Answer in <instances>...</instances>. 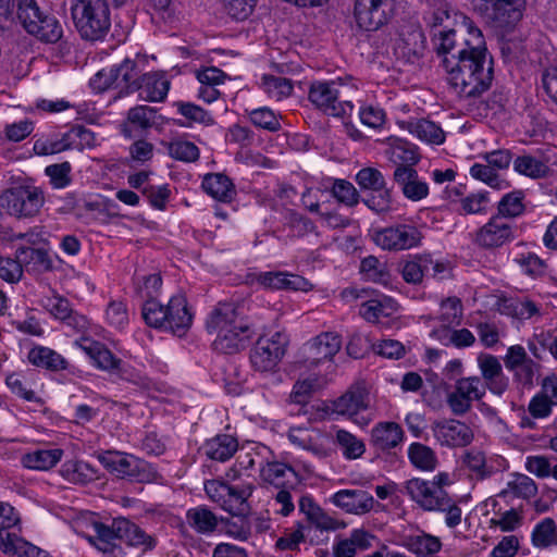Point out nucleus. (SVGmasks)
Segmentation results:
<instances>
[{
	"instance_id": "f257e3e1",
	"label": "nucleus",
	"mask_w": 557,
	"mask_h": 557,
	"mask_svg": "<svg viewBox=\"0 0 557 557\" xmlns=\"http://www.w3.org/2000/svg\"><path fill=\"white\" fill-rule=\"evenodd\" d=\"M206 330L216 335L213 347L223 354L238 352L259 335L250 350L251 366L259 372L274 371L289 343L288 335L281 331L261 334L263 326L244 317L240 307L234 302H219L207 318Z\"/></svg>"
},
{
	"instance_id": "f03ea898",
	"label": "nucleus",
	"mask_w": 557,
	"mask_h": 557,
	"mask_svg": "<svg viewBox=\"0 0 557 557\" xmlns=\"http://www.w3.org/2000/svg\"><path fill=\"white\" fill-rule=\"evenodd\" d=\"M462 27L471 35L472 46L457 59L445 61L443 69L449 89L459 98H475L485 92L493 81V59L488 54L484 36L473 21L462 18Z\"/></svg>"
},
{
	"instance_id": "7ed1b4c3",
	"label": "nucleus",
	"mask_w": 557,
	"mask_h": 557,
	"mask_svg": "<svg viewBox=\"0 0 557 557\" xmlns=\"http://www.w3.org/2000/svg\"><path fill=\"white\" fill-rule=\"evenodd\" d=\"M357 88L352 84L337 81H315L308 91L309 101L327 115L344 117L351 115L354 103L349 99Z\"/></svg>"
},
{
	"instance_id": "20e7f679",
	"label": "nucleus",
	"mask_w": 557,
	"mask_h": 557,
	"mask_svg": "<svg viewBox=\"0 0 557 557\" xmlns=\"http://www.w3.org/2000/svg\"><path fill=\"white\" fill-rule=\"evenodd\" d=\"M71 16L84 40H101L111 27L110 9L106 0H75L71 3Z\"/></svg>"
},
{
	"instance_id": "39448f33",
	"label": "nucleus",
	"mask_w": 557,
	"mask_h": 557,
	"mask_svg": "<svg viewBox=\"0 0 557 557\" xmlns=\"http://www.w3.org/2000/svg\"><path fill=\"white\" fill-rule=\"evenodd\" d=\"M46 202L44 190L28 183L15 184L0 195V206L16 219L37 216Z\"/></svg>"
},
{
	"instance_id": "423d86ee",
	"label": "nucleus",
	"mask_w": 557,
	"mask_h": 557,
	"mask_svg": "<svg viewBox=\"0 0 557 557\" xmlns=\"http://www.w3.org/2000/svg\"><path fill=\"white\" fill-rule=\"evenodd\" d=\"M471 7L491 26L511 30L523 16L525 0H471Z\"/></svg>"
},
{
	"instance_id": "0eeeda50",
	"label": "nucleus",
	"mask_w": 557,
	"mask_h": 557,
	"mask_svg": "<svg viewBox=\"0 0 557 557\" xmlns=\"http://www.w3.org/2000/svg\"><path fill=\"white\" fill-rule=\"evenodd\" d=\"M333 413L346 417L360 428L367 426L373 416L369 409V395L360 386H351L343 395L332 400L327 407Z\"/></svg>"
},
{
	"instance_id": "6e6552de",
	"label": "nucleus",
	"mask_w": 557,
	"mask_h": 557,
	"mask_svg": "<svg viewBox=\"0 0 557 557\" xmlns=\"http://www.w3.org/2000/svg\"><path fill=\"white\" fill-rule=\"evenodd\" d=\"M98 460L117 478L137 482L150 480L149 465L133 455L107 450L98 455Z\"/></svg>"
},
{
	"instance_id": "1a4fd4ad",
	"label": "nucleus",
	"mask_w": 557,
	"mask_h": 557,
	"mask_svg": "<svg viewBox=\"0 0 557 557\" xmlns=\"http://www.w3.org/2000/svg\"><path fill=\"white\" fill-rule=\"evenodd\" d=\"M505 368L512 373L513 383L522 389H531L541 372V364L528 356L521 345L509 346L503 358Z\"/></svg>"
},
{
	"instance_id": "9d476101",
	"label": "nucleus",
	"mask_w": 557,
	"mask_h": 557,
	"mask_svg": "<svg viewBox=\"0 0 557 557\" xmlns=\"http://www.w3.org/2000/svg\"><path fill=\"white\" fill-rule=\"evenodd\" d=\"M397 10V0H356L354 15L358 26L373 32L385 25Z\"/></svg>"
},
{
	"instance_id": "9b49d317",
	"label": "nucleus",
	"mask_w": 557,
	"mask_h": 557,
	"mask_svg": "<svg viewBox=\"0 0 557 557\" xmlns=\"http://www.w3.org/2000/svg\"><path fill=\"white\" fill-rule=\"evenodd\" d=\"M485 396V386L480 376H466L456 380L454 389L447 394L446 404L455 416H465L472 409L473 401Z\"/></svg>"
},
{
	"instance_id": "f8f14e48",
	"label": "nucleus",
	"mask_w": 557,
	"mask_h": 557,
	"mask_svg": "<svg viewBox=\"0 0 557 557\" xmlns=\"http://www.w3.org/2000/svg\"><path fill=\"white\" fill-rule=\"evenodd\" d=\"M373 240L383 250L401 251L419 247L422 234L414 225L395 224L375 231Z\"/></svg>"
},
{
	"instance_id": "ddd939ff",
	"label": "nucleus",
	"mask_w": 557,
	"mask_h": 557,
	"mask_svg": "<svg viewBox=\"0 0 557 557\" xmlns=\"http://www.w3.org/2000/svg\"><path fill=\"white\" fill-rule=\"evenodd\" d=\"M515 233L513 223L492 215L485 224L476 230L473 243L482 249L494 250L512 242Z\"/></svg>"
},
{
	"instance_id": "4468645a",
	"label": "nucleus",
	"mask_w": 557,
	"mask_h": 557,
	"mask_svg": "<svg viewBox=\"0 0 557 557\" xmlns=\"http://www.w3.org/2000/svg\"><path fill=\"white\" fill-rule=\"evenodd\" d=\"M41 306L55 320L62 321L75 333L84 334L89 329L88 319L75 311L69 299L53 292L51 295L41 298Z\"/></svg>"
},
{
	"instance_id": "2eb2a0df",
	"label": "nucleus",
	"mask_w": 557,
	"mask_h": 557,
	"mask_svg": "<svg viewBox=\"0 0 557 557\" xmlns=\"http://www.w3.org/2000/svg\"><path fill=\"white\" fill-rule=\"evenodd\" d=\"M95 535L89 536V543L106 557H124L125 553L121 545L122 541V517L114 518L110 524L102 522L94 523Z\"/></svg>"
},
{
	"instance_id": "dca6fc26",
	"label": "nucleus",
	"mask_w": 557,
	"mask_h": 557,
	"mask_svg": "<svg viewBox=\"0 0 557 557\" xmlns=\"http://www.w3.org/2000/svg\"><path fill=\"white\" fill-rule=\"evenodd\" d=\"M434 438L441 446L465 447L473 441L471 428L455 419L434 421L431 424Z\"/></svg>"
},
{
	"instance_id": "f3484780",
	"label": "nucleus",
	"mask_w": 557,
	"mask_h": 557,
	"mask_svg": "<svg viewBox=\"0 0 557 557\" xmlns=\"http://www.w3.org/2000/svg\"><path fill=\"white\" fill-rule=\"evenodd\" d=\"M342 347V337L335 332H322L304 346L305 362L318 366L331 361Z\"/></svg>"
},
{
	"instance_id": "a211bd4d",
	"label": "nucleus",
	"mask_w": 557,
	"mask_h": 557,
	"mask_svg": "<svg viewBox=\"0 0 557 557\" xmlns=\"http://www.w3.org/2000/svg\"><path fill=\"white\" fill-rule=\"evenodd\" d=\"M405 492L420 508L433 511L448 495L445 490L436 488L432 482L422 478H411L405 483Z\"/></svg>"
},
{
	"instance_id": "6ab92c4d",
	"label": "nucleus",
	"mask_w": 557,
	"mask_h": 557,
	"mask_svg": "<svg viewBox=\"0 0 557 557\" xmlns=\"http://www.w3.org/2000/svg\"><path fill=\"white\" fill-rule=\"evenodd\" d=\"M251 282L271 290H308L311 288V284L305 277L283 271L252 274Z\"/></svg>"
},
{
	"instance_id": "aec40b11",
	"label": "nucleus",
	"mask_w": 557,
	"mask_h": 557,
	"mask_svg": "<svg viewBox=\"0 0 557 557\" xmlns=\"http://www.w3.org/2000/svg\"><path fill=\"white\" fill-rule=\"evenodd\" d=\"M393 180L401 190L404 197L410 201L418 202L429 196V185L419 176L414 168L404 165L396 166L393 173Z\"/></svg>"
},
{
	"instance_id": "412c9836",
	"label": "nucleus",
	"mask_w": 557,
	"mask_h": 557,
	"mask_svg": "<svg viewBox=\"0 0 557 557\" xmlns=\"http://www.w3.org/2000/svg\"><path fill=\"white\" fill-rule=\"evenodd\" d=\"M90 359L91 363L102 371H121L122 360L102 343L82 336L74 343Z\"/></svg>"
},
{
	"instance_id": "4be33fe9",
	"label": "nucleus",
	"mask_w": 557,
	"mask_h": 557,
	"mask_svg": "<svg viewBox=\"0 0 557 557\" xmlns=\"http://www.w3.org/2000/svg\"><path fill=\"white\" fill-rule=\"evenodd\" d=\"M331 503L352 515L370 512L375 504L374 497L364 490H341L331 496Z\"/></svg>"
},
{
	"instance_id": "5701e85b",
	"label": "nucleus",
	"mask_w": 557,
	"mask_h": 557,
	"mask_svg": "<svg viewBox=\"0 0 557 557\" xmlns=\"http://www.w3.org/2000/svg\"><path fill=\"white\" fill-rule=\"evenodd\" d=\"M164 310L166 314L164 329L178 336L184 335L193 323V314L185 296L181 294L172 296Z\"/></svg>"
},
{
	"instance_id": "b1692460",
	"label": "nucleus",
	"mask_w": 557,
	"mask_h": 557,
	"mask_svg": "<svg viewBox=\"0 0 557 557\" xmlns=\"http://www.w3.org/2000/svg\"><path fill=\"white\" fill-rule=\"evenodd\" d=\"M405 441L403 428L394 421L377 422L370 431V445L380 451H391Z\"/></svg>"
},
{
	"instance_id": "393cba45",
	"label": "nucleus",
	"mask_w": 557,
	"mask_h": 557,
	"mask_svg": "<svg viewBox=\"0 0 557 557\" xmlns=\"http://www.w3.org/2000/svg\"><path fill=\"white\" fill-rule=\"evenodd\" d=\"M434 47L437 57L441 59V65L445 67V61L449 58L455 57L456 59L461 55L465 51L472 46L471 35L468 33V37L463 38L462 41L456 39V30H440L434 33Z\"/></svg>"
},
{
	"instance_id": "a878e982",
	"label": "nucleus",
	"mask_w": 557,
	"mask_h": 557,
	"mask_svg": "<svg viewBox=\"0 0 557 557\" xmlns=\"http://www.w3.org/2000/svg\"><path fill=\"white\" fill-rule=\"evenodd\" d=\"M171 83L163 72H150L139 77L136 89L139 98L149 102H162L169 92Z\"/></svg>"
},
{
	"instance_id": "bb28decb",
	"label": "nucleus",
	"mask_w": 557,
	"mask_h": 557,
	"mask_svg": "<svg viewBox=\"0 0 557 557\" xmlns=\"http://www.w3.org/2000/svg\"><path fill=\"white\" fill-rule=\"evenodd\" d=\"M260 478L264 483L276 488L290 487L295 490L298 481L296 471L288 465L278 461H268L261 468Z\"/></svg>"
},
{
	"instance_id": "cd10ccee",
	"label": "nucleus",
	"mask_w": 557,
	"mask_h": 557,
	"mask_svg": "<svg viewBox=\"0 0 557 557\" xmlns=\"http://www.w3.org/2000/svg\"><path fill=\"white\" fill-rule=\"evenodd\" d=\"M400 127L430 145H442L446 138L442 127L429 119H410L401 122Z\"/></svg>"
},
{
	"instance_id": "c85d7f7f",
	"label": "nucleus",
	"mask_w": 557,
	"mask_h": 557,
	"mask_svg": "<svg viewBox=\"0 0 557 557\" xmlns=\"http://www.w3.org/2000/svg\"><path fill=\"white\" fill-rule=\"evenodd\" d=\"M287 437L292 444L310 451L320 459L327 457V450L322 443V435L319 430L290 428Z\"/></svg>"
},
{
	"instance_id": "c756f323",
	"label": "nucleus",
	"mask_w": 557,
	"mask_h": 557,
	"mask_svg": "<svg viewBox=\"0 0 557 557\" xmlns=\"http://www.w3.org/2000/svg\"><path fill=\"white\" fill-rule=\"evenodd\" d=\"M201 449L209 459L225 462L237 451L238 441L231 434H218L207 440Z\"/></svg>"
},
{
	"instance_id": "7c9ffc66",
	"label": "nucleus",
	"mask_w": 557,
	"mask_h": 557,
	"mask_svg": "<svg viewBox=\"0 0 557 557\" xmlns=\"http://www.w3.org/2000/svg\"><path fill=\"white\" fill-rule=\"evenodd\" d=\"M407 457L410 465L420 472H434L440 465L436 451L420 442H413L408 446Z\"/></svg>"
},
{
	"instance_id": "2f4dec72",
	"label": "nucleus",
	"mask_w": 557,
	"mask_h": 557,
	"mask_svg": "<svg viewBox=\"0 0 557 557\" xmlns=\"http://www.w3.org/2000/svg\"><path fill=\"white\" fill-rule=\"evenodd\" d=\"M201 187L212 198L230 202L236 195L235 185L232 180L223 173H209L206 174Z\"/></svg>"
},
{
	"instance_id": "473e14b6",
	"label": "nucleus",
	"mask_w": 557,
	"mask_h": 557,
	"mask_svg": "<svg viewBox=\"0 0 557 557\" xmlns=\"http://www.w3.org/2000/svg\"><path fill=\"white\" fill-rule=\"evenodd\" d=\"M15 258L21 268H25L28 272H41L51 268V260L48 252L42 248L21 245L16 247Z\"/></svg>"
},
{
	"instance_id": "72a5a7b5",
	"label": "nucleus",
	"mask_w": 557,
	"mask_h": 557,
	"mask_svg": "<svg viewBox=\"0 0 557 557\" xmlns=\"http://www.w3.org/2000/svg\"><path fill=\"white\" fill-rule=\"evenodd\" d=\"M398 310V304L391 297L370 299L361 304L360 315L371 323H381L383 318L392 317Z\"/></svg>"
},
{
	"instance_id": "f704fd0d",
	"label": "nucleus",
	"mask_w": 557,
	"mask_h": 557,
	"mask_svg": "<svg viewBox=\"0 0 557 557\" xmlns=\"http://www.w3.org/2000/svg\"><path fill=\"white\" fill-rule=\"evenodd\" d=\"M27 359L33 366L53 372L69 368V362L62 355L45 346L33 347L28 351Z\"/></svg>"
},
{
	"instance_id": "c9c22d12",
	"label": "nucleus",
	"mask_w": 557,
	"mask_h": 557,
	"mask_svg": "<svg viewBox=\"0 0 557 557\" xmlns=\"http://www.w3.org/2000/svg\"><path fill=\"white\" fill-rule=\"evenodd\" d=\"M157 121V110L148 106H137L128 110L127 119L123 124V133L127 136L133 131L144 132L151 128Z\"/></svg>"
},
{
	"instance_id": "e433bc0d",
	"label": "nucleus",
	"mask_w": 557,
	"mask_h": 557,
	"mask_svg": "<svg viewBox=\"0 0 557 557\" xmlns=\"http://www.w3.org/2000/svg\"><path fill=\"white\" fill-rule=\"evenodd\" d=\"M122 541L128 546L137 548L143 553L152 550L157 545V540L148 534L140 527L122 517Z\"/></svg>"
},
{
	"instance_id": "4c0bfd02",
	"label": "nucleus",
	"mask_w": 557,
	"mask_h": 557,
	"mask_svg": "<svg viewBox=\"0 0 557 557\" xmlns=\"http://www.w3.org/2000/svg\"><path fill=\"white\" fill-rule=\"evenodd\" d=\"M186 523L199 534H211L215 531L219 520L206 506H197L186 511Z\"/></svg>"
},
{
	"instance_id": "58836bf2",
	"label": "nucleus",
	"mask_w": 557,
	"mask_h": 557,
	"mask_svg": "<svg viewBox=\"0 0 557 557\" xmlns=\"http://www.w3.org/2000/svg\"><path fill=\"white\" fill-rule=\"evenodd\" d=\"M253 488L251 483L230 484V491L225 495L222 508L230 513L248 512L249 505L247 500L252 495Z\"/></svg>"
},
{
	"instance_id": "ea45409f",
	"label": "nucleus",
	"mask_w": 557,
	"mask_h": 557,
	"mask_svg": "<svg viewBox=\"0 0 557 557\" xmlns=\"http://www.w3.org/2000/svg\"><path fill=\"white\" fill-rule=\"evenodd\" d=\"M537 494L535 481L522 473H512L506 487L500 492V497H512L521 499L533 498Z\"/></svg>"
},
{
	"instance_id": "a19ab883",
	"label": "nucleus",
	"mask_w": 557,
	"mask_h": 557,
	"mask_svg": "<svg viewBox=\"0 0 557 557\" xmlns=\"http://www.w3.org/2000/svg\"><path fill=\"white\" fill-rule=\"evenodd\" d=\"M109 76L113 81L116 79L117 88L126 94L135 91L139 81L136 62L129 58H125L119 65H113Z\"/></svg>"
},
{
	"instance_id": "79ce46f5",
	"label": "nucleus",
	"mask_w": 557,
	"mask_h": 557,
	"mask_svg": "<svg viewBox=\"0 0 557 557\" xmlns=\"http://www.w3.org/2000/svg\"><path fill=\"white\" fill-rule=\"evenodd\" d=\"M326 384L327 382L324 376L315 374L299 379L293 386L289 399L293 404L306 405L309 403L312 394L322 389Z\"/></svg>"
},
{
	"instance_id": "37998d69",
	"label": "nucleus",
	"mask_w": 557,
	"mask_h": 557,
	"mask_svg": "<svg viewBox=\"0 0 557 557\" xmlns=\"http://www.w3.org/2000/svg\"><path fill=\"white\" fill-rule=\"evenodd\" d=\"M512 165L515 172L532 180L545 178L552 171L545 161L531 154L518 156Z\"/></svg>"
},
{
	"instance_id": "c03bdc74",
	"label": "nucleus",
	"mask_w": 557,
	"mask_h": 557,
	"mask_svg": "<svg viewBox=\"0 0 557 557\" xmlns=\"http://www.w3.org/2000/svg\"><path fill=\"white\" fill-rule=\"evenodd\" d=\"M403 546L418 556H428L438 553L442 548V542L437 536L421 533L405 536Z\"/></svg>"
},
{
	"instance_id": "a18cd8bd",
	"label": "nucleus",
	"mask_w": 557,
	"mask_h": 557,
	"mask_svg": "<svg viewBox=\"0 0 557 557\" xmlns=\"http://www.w3.org/2000/svg\"><path fill=\"white\" fill-rule=\"evenodd\" d=\"M524 191L517 189L505 194L497 203V213L502 220L516 219L525 211Z\"/></svg>"
},
{
	"instance_id": "49530a36",
	"label": "nucleus",
	"mask_w": 557,
	"mask_h": 557,
	"mask_svg": "<svg viewBox=\"0 0 557 557\" xmlns=\"http://www.w3.org/2000/svg\"><path fill=\"white\" fill-rule=\"evenodd\" d=\"M63 450L60 448L38 449L23 456L24 467L35 470H48L54 467L62 458Z\"/></svg>"
},
{
	"instance_id": "de8ad7c7",
	"label": "nucleus",
	"mask_w": 557,
	"mask_h": 557,
	"mask_svg": "<svg viewBox=\"0 0 557 557\" xmlns=\"http://www.w3.org/2000/svg\"><path fill=\"white\" fill-rule=\"evenodd\" d=\"M389 160L398 165L411 166L418 163L420 156L418 148L405 140L395 139L387 150Z\"/></svg>"
},
{
	"instance_id": "09e8293b",
	"label": "nucleus",
	"mask_w": 557,
	"mask_h": 557,
	"mask_svg": "<svg viewBox=\"0 0 557 557\" xmlns=\"http://www.w3.org/2000/svg\"><path fill=\"white\" fill-rule=\"evenodd\" d=\"M491 205L490 193L480 190L470 193L458 200L456 210L462 215L486 214Z\"/></svg>"
},
{
	"instance_id": "8fccbe9b",
	"label": "nucleus",
	"mask_w": 557,
	"mask_h": 557,
	"mask_svg": "<svg viewBox=\"0 0 557 557\" xmlns=\"http://www.w3.org/2000/svg\"><path fill=\"white\" fill-rule=\"evenodd\" d=\"M335 444L341 448L344 458L347 460L359 459L366 453L364 442L344 429L336 432Z\"/></svg>"
},
{
	"instance_id": "3c124183",
	"label": "nucleus",
	"mask_w": 557,
	"mask_h": 557,
	"mask_svg": "<svg viewBox=\"0 0 557 557\" xmlns=\"http://www.w3.org/2000/svg\"><path fill=\"white\" fill-rule=\"evenodd\" d=\"M431 335L443 345H453L457 348L470 347L475 342V336L468 329L450 330L449 327H442L432 331Z\"/></svg>"
},
{
	"instance_id": "603ef678",
	"label": "nucleus",
	"mask_w": 557,
	"mask_h": 557,
	"mask_svg": "<svg viewBox=\"0 0 557 557\" xmlns=\"http://www.w3.org/2000/svg\"><path fill=\"white\" fill-rule=\"evenodd\" d=\"M429 265H432V258L430 256L417 255L403 264V278L409 284H420L423 277L428 275Z\"/></svg>"
},
{
	"instance_id": "864d4df0",
	"label": "nucleus",
	"mask_w": 557,
	"mask_h": 557,
	"mask_svg": "<svg viewBox=\"0 0 557 557\" xmlns=\"http://www.w3.org/2000/svg\"><path fill=\"white\" fill-rule=\"evenodd\" d=\"M261 88L269 98L280 101L292 95L294 85L289 78L264 74L261 77Z\"/></svg>"
},
{
	"instance_id": "5fc2aeb1",
	"label": "nucleus",
	"mask_w": 557,
	"mask_h": 557,
	"mask_svg": "<svg viewBox=\"0 0 557 557\" xmlns=\"http://www.w3.org/2000/svg\"><path fill=\"white\" fill-rule=\"evenodd\" d=\"M37 29L38 30L35 28L34 32H29L28 34L47 44H55L63 36V27L60 21L50 14H44L40 22L37 24Z\"/></svg>"
},
{
	"instance_id": "6e6d98bb",
	"label": "nucleus",
	"mask_w": 557,
	"mask_h": 557,
	"mask_svg": "<svg viewBox=\"0 0 557 557\" xmlns=\"http://www.w3.org/2000/svg\"><path fill=\"white\" fill-rule=\"evenodd\" d=\"M67 150L91 149L97 145L95 134L85 126L75 125L63 134Z\"/></svg>"
},
{
	"instance_id": "4d7b16f0",
	"label": "nucleus",
	"mask_w": 557,
	"mask_h": 557,
	"mask_svg": "<svg viewBox=\"0 0 557 557\" xmlns=\"http://www.w3.org/2000/svg\"><path fill=\"white\" fill-rule=\"evenodd\" d=\"M463 317V306L460 298L456 296L447 297L440 304L438 320L444 327L457 326L461 323Z\"/></svg>"
},
{
	"instance_id": "13d9d810",
	"label": "nucleus",
	"mask_w": 557,
	"mask_h": 557,
	"mask_svg": "<svg viewBox=\"0 0 557 557\" xmlns=\"http://www.w3.org/2000/svg\"><path fill=\"white\" fill-rule=\"evenodd\" d=\"M16 14L24 29L29 33L37 29V24L45 13L35 0H18Z\"/></svg>"
},
{
	"instance_id": "bf43d9fd",
	"label": "nucleus",
	"mask_w": 557,
	"mask_h": 557,
	"mask_svg": "<svg viewBox=\"0 0 557 557\" xmlns=\"http://www.w3.org/2000/svg\"><path fill=\"white\" fill-rule=\"evenodd\" d=\"M532 544L535 547L546 548L556 543L557 525L554 519L544 518L532 531Z\"/></svg>"
},
{
	"instance_id": "052dcab7",
	"label": "nucleus",
	"mask_w": 557,
	"mask_h": 557,
	"mask_svg": "<svg viewBox=\"0 0 557 557\" xmlns=\"http://www.w3.org/2000/svg\"><path fill=\"white\" fill-rule=\"evenodd\" d=\"M249 121L259 128L277 132L281 129L278 115L268 107H261L252 110H246Z\"/></svg>"
},
{
	"instance_id": "680f3d73",
	"label": "nucleus",
	"mask_w": 557,
	"mask_h": 557,
	"mask_svg": "<svg viewBox=\"0 0 557 557\" xmlns=\"http://www.w3.org/2000/svg\"><path fill=\"white\" fill-rule=\"evenodd\" d=\"M470 175L497 190L505 189L509 185L508 182L502 178L488 163H474L470 168Z\"/></svg>"
},
{
	"instance_id": "e2e57ef3",
	"label": "nucleus",
	"mask_w": 557,
	"mask_h": 557,
	"mask_svg": "<svg viewBox=\"0 0 557 557\" xmlns=\"http://www.w3.org/2000/svg\"><path fill=\"white\" fill-rule=\"evenodd\" d=\"M224 533L237 541H247L251 535V525L245 513H232L224 522Z\"/></svg>"
},
{
	"instance_id": "0e129e2a",
	"label": "nucleus",
	"mask_w": 557,
	"mask_h": 557,
	"mask_svg": "<svg viewBox=\"0 0 557 557\" xmlns=\"http://www.w3.org/2000/svg\"><path fill=\"white\" fill-rule=\"evenodd\" d=\"M166 306H163L156 298L147 299L141 308V314L145 322L154 329H164L166 321L165 310Z\"/></svg>"
},
{
	"instance_id": "69168bd1",
	"label": "nucleus",
	"mask_w": 557,
	"mask_h": 557,
	"mask_svg": "<svg viewBox=\"0 0 557 557\" xmlns=\"http://www.w3.org/2000/svg\"><path fill=\"white\" fill-rule=\"evenodd\" d=\"M362 202L375 213H387L392 210V193L386 186L372 190V193L362 199Z\"/></svg>"
},
{
	"instance_id": "338daca9",
	"label": "nucleus",
	"mask_w": 557,
	"mask_h": 557,
	"mask_svg": "<svg viewBox=\"0 0 557 557\" xmlns=\"http://www.w3.org/2000/svg\"><path fill=\"white\" fill-rule=\"evenodd\" d=\"M169 154L178 161L195 162L199 159V148L191 141L174 140L169 145Z\"/></svg>"
},
{
	"instance_id": "774afa93",
	"label": "nucleus",
	"mask_w": 557,
	"mask_h": 557,
	"mask_svg": "<svg viewBox=\"0 0 557 557\" xmlns=\"http://www.w3.org/2000/svg\"><path fill=\"white\" fill-rule=\"evenodd\" d=\"M515 261L524 274L533 278L543 276L547 270L546 262L532 252L521 255Z\"/></svg>"
}]
</instances>
